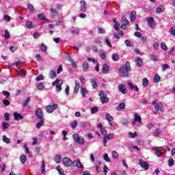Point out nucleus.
I'll return each mask as SVG.
<instances>
[{"instance_id": "obj_13", "label": "nucleus", "mask_w": 175, "mask_h": 175, "mask_svg": "<svg viewBox=\"0 0 175 175\" xmlns=\"http://www.w3.org/2000/svg\"><path fill=\"white\" fill-rule=\"evenodd\" d=\"M72 166H76L77 167L81 169L83 167V164H81V162H80V159H77V160L72 161Z\"/></svg>"}, {"instance_id": "obj_54", "label": "nucleus", "mask_w": 175, "mask_h": 175, "mask_svg": "<svg viewBox=\"0 0 175 175\" xmlns=\"http://www.w3.org/2000/svg\"><path fill=\"white\" fill-rule=\"evenodd\" d=\"M129 135H130V137H131L132 139H134V137H137V132H135L134 133H130Z\"/></svg>"}, {"instance_id": "obj_39", "label": "nucleus", "mask_w": 175, "mask_h": 175, "mask_svg": "<svg viewBox=\"0 0 175 175\" xmlns=\"http://www.w3.org/2000/svg\"><path fill=\"white\" fill-rule=\"evenodd\" d=\"M105 40L108 47H111V42H110V39H109V37H105Z\"/></svg>"}, {"instance_id": "obj_24", "label": "nucleus", "mask_w": 175, "mask_h": 175, "mask_svg": "<svg viewBox=\"0 0 175 175\" xmlns=\"http://www.w3.org/2000/svg\"><path fill=\"white\" fill-rule=\"evenodd\" d=\"M130 18H131V21L132 22L136 21V12L135 11L131 12Z\"/></svg>"}, {"instance_id": "obj_3", "label": "nucleus", "mask_w": 175, "mask_h": 175, "mask_svg": "<svg viewBox=\"0 0 175 175\" xmlns=\"http://www.w3.org/2000/svg\"><path fill=\"white\" fill-rule=\"evenodd\" d=\"M73 137V140L75 142H76L77 143H78V144H84L85 142L84 141V138L80 135H79V134L75 133L72 135Z\"/></svg>"}, {"instance_id": "obj_58", "label": "nucleus", "mask_w": 175, "mask_h": 175, "mask_svg": "<svg viewBox=\"0 0 175 175\" xmlns=\"http://www.w3.org/2000/svg\"><path fill=\"white\" fill-rule=\"evenodd\" d=\"M170 32L172 36H175V27H171Z\"/></svg>"}, {"instance_id": "obj_36", "label": "nucleus", "mask_w": 175, "mask_h": 175, "mask_svg": "<svg viewBox=\"0 0 175 175\" xmlns=\"http://www.w3.org/2000/svg\"><path fill=\"white\" fill-rule=\"evenodd\" d=\"M20 161H21V163H23V164L25 163V162H27V156H25V155L21 156Z\"/></svg>"}, {"instance_id": "obj_19", "label": "nucleus", "mask_w": 175, "mask_h": 175, "mask_svg": "<svg viewBox=\"0 0 175 175\" xmlns=\"http://www.w3.org/2000/svg\"><path fill=\"white\" fill-rule=\"evenodd\" d=\"M106 117H107V120L109 122V124L111 126H113V124L111 123L113 121V116H110V114H109V113H106Z\"/></svg>"}, {"instance_id": "obj_8", "label": "nucleus", "mask_w": 175, "mask_h": 175, "mask_svg": "<svg viewBox=\"0 0 175 175\" xmlns=\"http://www.w3.org/2000/svg\"><path fill=\"white\" fill-rule=\"evenodd\" d=\"M148 25L150 28H155V25H157V23L154 21L152 17L147 18Z\"/></svg>"}, {"instance_id": "obj_12", "label": "nucleus", "mask_w": 175, "mask_h": 175, "mask_svg": "<svg viewBox=\"0 0 175 175\" xmlns=\"http://www.w3.org/2000/svg\"><path fill=\"white\" fill-rule=\"evenodd\" d=\"M80 11L82 12H84L87 10V3H85V1H80Z\"/></svg>"}, {"instance_id": "obj_52", "label": "nucleus", "mask_w": 175, "mask_h": 175, "mask_svg": "<svg viewBox=\"0 0 175 175\" xmlns=\"http://www.w3.org/2000/svg\"><path fill=\"white\" fill-rule=\"evenodd\" d=\"M169 65L168 64H163L162 65V72H165L166 69H169Z\"/></svg>"}, {"instance_id": "obj_51", "label": "nucleus", "mask_w": 175, "mask_h": 175, "mask_svg": "<svg viewBox=\"0 0 175 175\" xmlns=\"http://www.w3.org/2000/svg\"><path fill=\"white\" fill-rule=\"evenodd\" d=\"M76 126H77V121H73L71 124V128L76 129Z\"/></svg>"}, {"instance_id": "obj_60", "label": "nucleus", "mask_w": 175, "mask_h": 175, "mask_svg": "<svg viewBox=\"0 0 175 175\" xmlns=\"http://www.w3.org/2000/svg\"><path fill=\"white\" fill-rule=\"evenodd\" d=\"M100 133L103 135V136H105V135H107V131H106V129L104 128L100 129Z\"/></svg>"}, {"instance_id": "obj_44", "label": "nucleus", "mask_w": 175, "mask_h": 175, "mask_svg": "<svg viewBox=\"0 0 175 175\" xmlns=\"http://www.w3.org/2000/svg\"><path fill=\"white\" fill-rule=\"evenodd\" d=\"M3 142H4V143L9 144V143H10V138H8V137H6V135H3Z\"/></svg>"}, {"instance_id": "obj_1", "label": "nucleus", "mask_w": 175, "mask_h": 175, "mask_svg": "<svg viewBox=\"0 0 175 175\" xmlns=\"http://www.w3.org/2000/svg\"><path fill=\"white\" fill-rule=\"evenodd\" d=\"M131 64L127 62L119 68L118 72L121 77H128L129 72H131Z\"/></svg>"}, {"instance_id": "obj_29", "label": "nucleus", "mask_w": 175, "mask_h": 175, "mask_svg": "<svg viewBox=\"0 0 175 175\" xmlns=\"http://www.w3.org/2000/svg\"><path fill=\"white\" fill-rule=\"evenodd\" d=\"M134 121H135L137 122H139V124H142V117L139 115H135Z\"/></svg>"}, {"instance_id": "obj_48", "label": "nucleus", "mask_w": 175, "mask_h": 175, "mask_svg": "<svg viewBox=\"0 0 175 175\" xmlns=\"http://www.w3.org/2000/svg\"><path fill=\"white\" fill-rule=\"evenodd\" d=\"M168 165L172 167V166L174 165V160L173 159H170L168 160Z\"/></svg>"}, {"instance_id": "obj_46", "label": "nucleus", "mask_w": 175, "mask_h": 175, "mask_svg": "<svg viewBox=\"0 0 175 175\" xmlns=\"http://www.w3.org/2000/svg\"><path fill=\"white\" fill-rule=\"evenodd\" d=\"M113 28L116 31H120V23L116 22V23H114Z\"/></svg>"}, {"instance_id": "obj_42", "label": "nucleus", "mask_w": 175, "mask_h": 175, "mask_svg": "<svg viewBox=\"0 0 175 175\" xmlns=\"http://www.w3.org/2000/svg\"><path fill=\"white\" fill-rule=\"evenodd\" d=\"M122 21H123V24H127L129 25V21H128L126 17H125L124 15L122 16Z\"/></svg>"}, {"instance_id": "obj_38", "label": "nucleus", "mask_w": 175, "mask_h": 175, "mask_svg": "<svg viewBox=\"0 0 175 175\" xmlns=\"http://www.w3.org/2000/svg\"><path fill=\"white\" fill-rule=\"evenodd\" d=\"M61 159H62V157L59 155H57L55 157V161L56 163H59L61 162Z\"/></svg>"}, {"instance_id": "obj_14", "label": "nucleus", "mask_w": 175, "mask_h": 175, "mask_svg": "<svg viewBox=\"0 0 175 175\" xmlns=\"http://www.w3.org/2000/svg\"><path fill=\"white\" fill-rule=\"evenodd\" d=\"M163 109V104H162V103H158L155 104L154 109L156 110V111H159V110L162 111Z\"/></svg>"}, {"instance_id": "obj_31", "label": "nucleus", "mask_w": 175, "mask_h": 175, "mask_svg": "<svg viewBox=\"0 0 175 175\" xmlns=\"http://www.w3.org/2000/svg\"><path fill=\"white\" fill-rule=\"evenodd\" d=\"M41 172L43 174H44V173H46V164H44V162H43V161H42Z\"/></svg>"}, {"instance_id": "obj_18", "label": "nucleus", "mask_w": 175, "mask_h": 175, "mask_svg": "<svg viewBox=\"0 0 175 175\" xmlns=\"http://www.w3.org/2000/svg\"><path fill=\"white\" fill-rule=\"evenodd\" d=\"M118 88L120 92L124 94H126V88H125V86L123 84H120L118 85Z\"/></svg>"}, {"instance_id": "obj_32", "label": "nucleus", "mask_w": 175, "mask_h": 175, "mask_svg": "<svg viewBox=\"0 0 175 175\" xmlns=\"http://www.w3.org/2000/svg\"><path fill=\"white\" fill-rule=\"evenodd\" d=\"M40 49L41 51H43V53H46V51H47V46H46L44 43L41 44Z\"/></svg>"}, {"instance_id": "obj_27", "label": "nucleus", "mask_w": 175, "mask_h": 175, "mask_svg": "<svg viewBox=\"0 0 175 175\" xmlns=\"http://www.w3.org/2000/svg\"><path fill=\"white\" fill-rule=\"evenodd\" d=\"M91 114H95L96 113H98L99 111V108L98 107H94L90 109Z\"/></svg>"}, {"instance_id": "obj_62", "label": "nucleus", "mask_w": 175, "mask_h": 175, "mask_svg": "<svg viewBox=\"0 0 175 175\" xmlns=\"http://www.w3.org/2000/svg\"><path fill=\"white\" fill-rule=\"evenodd\" d=\"M89 68L90 67L88 64H85L83 65V69L85 70V72H87V70H88Z\"/></svg>"}, {"instance_id": "obj_40", "label": "nucleus", "mask_w": 175, "mask_h": 175, "mask_svg": "<svg viewBox=\"0 0 175 175\" xmlns=\"http://www.w3.org/2000/svg\"><path fill=\"white\" fill-rule=\"evenodd\" d=\"M142 85L144 87H147V85H148V79H147V78L143 79Z\"/></svg>"}, {"instance_id": "obj_55", "label": "nucleus", "mask_w": 175, "mask_h": 175, "mask_svg": "<svg viewBox=\"0 0 175 175\" xmlns=\"http://www.w3.org/2000/svg\"><path fill=\"white\" fill-rule=\"evenodd\" d=\"M9 126H10V125H9L7 122H5L3 123V129H8V128H9Z\"/></svg>"}, {"instance_id": "obj_6", "label": "nucleus", "mask_w": 175, "mask_h": 175, "mask_svg": "<svg viewBox=\"0 0 175 175\" xmlns=\"http://www.w3.org/2000/svg\"><path fill=\"white\" fill-rule=\"evenodd\" d=\"M63 165L66 166V167H70V166H72L73 161L68 157H65L63 159Z\"/></svg>"}, {"instance_id": "obj_11", "label": "nucleus", "mask_w": 175, "mask_h": 175, "mask_svg": "<svg viewBox=\"0 0 175 175\" xmlns=\"http://www.w3.org/2000/svg\"><path fill=\"white\" fill-rule=\"evenodd\" d=\"M36 116L38 120H43V111H42V109L38 108L36 109Z\"/></svg>"}, {"instance_id": "obj_22", "label": "nucleus", "mask_w": 175, "mask_h": 175, "mask_svg": "<svg viewBox=\"0 0 175 175\" xmlns=\"http://www.w3.org/2000/svg\"><path fill=\"white\" fill-rule=\"evenodd\" d=\"M109 66L107 64H104L102 68L103 73L106 74L109 73Z\"/></svg>"}, {"instance_id": "obj_53", "label": "nucleus", "mask_w": 175, "mask_h": 175, "mask_svg": "<svg viewBox=\"0 0 175 175\" xmlns=\"http://www.w3.org/2000/svg\"><path fill=\"white\" fill-rule=\"evenodd\" d=\"M146 128H148V129H152L155 128V126L151 123H149L146 125Z\"/></svg>"}, {"instance_id": "obj_25", "label": "nucleus", "mask_w": 175, "mask_h": 175, "mask_svg": "<svg viewBox=\"0 0 175 175\" xmlns=\"http://www.w3.org/2000/svg\"><path fill=\"white\" fill-rule=\"evenodd\" d=\"M81 93L83 98H85V95L88 94V90L84 88H81Z\"/></svg>"}, {"instance_id": "obj_61", "label": "nucleus", "mask_w": 175, "mask_h": 175, "mask_svg": "<svg viewBox=\"0 0 175 175\" xmlns=\"http://www.w3.org/2000/svg\"><path fill=\"white\" fill-rule=\"evenodd\" d=\"M150 59H152V61H158V57L154 55H151Z\"/></svg>"}, {"instance_id": "obj_17", "label": "nucleus", "mask_w": 175, "mask_h": 175, "mask_svg": "<svg viewBox=\"0 0 175 175\" xmlns=\"http://www.w3.org/2000/svg\"><path fill=\"white\" fill-rule=\"evenodd\" d=\"M136 66L138 68H142V65H143V60L141 57H137L135 60Z\"/></svg>"}, {"instance_id": "obj_30", "label": "nucleus", "mask_w": 175, "mask_h": 175, "mask_svg": "<svg viewBox=\"0 0 175 175\" xmlns=\"http://www.w3.org/2000/svg\"><path fill=\"white\" fill-rule=\"evenodd\" d=\"M40 120L39 121V122L36 124V126L38 129H40V128L42 127V125H43V122H44V120L43 119H40Z\"/></svg>"}, {"instance_id": "obj_16", "label": "nucleus", "mask_w": 175, "mask_h": 175, "mask_svg": "<svg viewBox=\"0 0 175 175\" xmlns=\"http://www.w3.org/2000/svg\"><path fill=\"white\" fill-rule=\"evenodd\" d=\"M128 85L130 87L131 90H133L134 91L139 92V88L137 87V85L132 83V82H129Z\"/></svg>"}, {"instance_id": "obj_21", "label": "nucleus", "mask_w": 175, "mask_h": 175, "mask_svg": "<svg viewBox=\"0 0 175 175\" xmlns=\"http://www.w3.org/2000/svg\"><path fill=\"white\" fill-rule=\"evenodd\" d=\"M79 89H80V83H79V81H75V88L74 90V94H77V92H79Z\"/></svg>"}, {"instance_id": "obj_64", "label": "nucleus", "mask_w": 175, "mask_h": 175, "mask_svg": "<svg viewBox=\"0 0 175 175\" xmlns=\"http://www.w3.org/2000/svg\"><path fill=\"white\" fill-rule=\"evenodd\" d=\"M161 49H163V50H165V51L167 50V46L163 42L161 43Z\"/></svg>"}, {"instance_id": "obj_37", "label": "nucleus", "mask_w": 175, "mask_h": 175, "mask_svg": "<svg viewBox=\"0 0 175 175\" xmlns=\"http://www.w3.org/2000/svg\"><path fill=\"white\" fill-rule=\"evenodd\" d=\"M161 81V77H159V75L156 74L154 79V83H159Z\"/></svg>"}, {"instance_id": "obj_9", "label": "nucleus", "mask_w": 175, "mask_h": 175, "mask_svg": "<svg viewBox=\"0 0 175 175\" xmlns=\"http://www.w3.org/2000/svg\"><path fill=\"white\" fill-rule=\"evenodd\" d=\"M57 109H58V105L57 104H53V106L49 105L46 107V110L48 113H53V111Z\"/></svg>"}, {"instance_id": "obj_35", "label": "nucleus", "mask_w": 175, "mask_h": 175, "mask_svg": "<svg viewBox=\"0 0 175 175\" xmlns=\"http://www.w3.org/2000/svg\"><path fill=\"white\" fill-rule=\"evenodd\" d=\"M161 133V129H157L152 132L153 136H159V134Z\"/></svg>"}, {"instance_id": "obj_56", "label": "nucleus", "mask_w": 175, "mask_h": 175, "mask_svg": "<svg viewBox=\"0 0 175 175\" xmlns=\"http://www.w3.org/2000/svg\"><path fill=\"white\" fill-rule=\"evenodd\" d=\"M111 155L113 158H118L119 157L118 153L116 151H113Z\"/></svg>"}, {"instance_id": "obj_63", "label": "nucleus", "mask_w": 175, "mask_h": 175, "mask_svg": "<svg viewBox=\"0 0 175 175\" xmlns=\"http://www.w3.org/2000/svg\"><path fill=\"white\" fill-rule=\"evenodd\" d=\"M162 12H163V10H162V7H158L156 9V13H157V14L162 13Z\"/></svg>"}, {"instance_id": "obj_7", "label": "nucleus", "mask_w": 175, "mask_h": 175, "mask_svg": "<svg viewBox=\"0 0 175 175\" xmlns=\"http://www.w3.org/2000/svg\"><path fill=\"white\" fill-rule=\"evenodd\" d=\"M152 150L155 151L157 157H159V158H161V157L163 155V153L161 152L163 150V147H154L152 148Z\"/></svg>"}, {"instance_id": "obj_59", "label": "nucleus", "mask_w": 175, "mask_h": 175, "mask_svg": "<svg viewBox=\"0 0 175 175\" xmlns=\"http://www.w3.org/2000/svg\"><path fill=\"white\" fill-rule=\"evenodd\" d=\"M3 103L5 106H9L10 105V102L6 99L3 100Z\"/></svg>"}, {"instance_id": "obj_33", "label": "nucleus", "mask_w": 175, "mask_h": 175, "mask_svg": "<svg viewBox=\"0 0 175 175\" xmlns=\"http://www.w3.org/2000/svg\"><path fill=\"white\" fill-rule=\"evenodd\" d=\"M125 103H121L118 107H116L117 110H122L123 109H125Z\"/></svg>"}, {"instance_id": "obj_2", "label": "nucleus", "mask_w": 175, "mask_h": 175, "mask_svg": "<svg viewBox=\"0 0 175 175\" xmlns=\"http://www.w3.org/2000/svg\"><path fill=\"white\" fill-rule=\"evenodd\" d=\"M62 84H64V81H62V79H57L53 82L52 85L55 87L57 92H61V90H62Z\"/></svg>"}, {"instance_id": "obj_23", "label": "nucleus", "mask_w": 175, "mask_h": 175, "mask_svg": "<svg viewBox=\"0 0 175 175\" xmlns=\"http://www.w3.org/2000/svg\"><path fill=\"white\" fill-rule=\"evenodd\" d=\"M49 76L51 79H55L57 77V72L54 70H51L49 71Z\"/></svg>"}, {"instance_id": "obj_45", "label": "nucleus", "mask_w": 175, "mask_h": 175, "mask_svg": "<svg viewBox=\"0 0 175 175\" xmlns=\"http://www.w3.org/2000/svg\"><path fill=\"white\" fill-rule=\"evenodd\" d=\"M38 90H44V85H43V83H39L36 85Z\"/></svg>"}, {"instance_id": "obj_49", "label": "nucleus", "mask_w": 175, "mask_h": 175, "mask_svg": "<svg viewBox=\"0 0 175 175\" xmlns=\"http://www.w3.org/2000/svg\"><path fill=\"white\" fill-rule=\"evenodd\" d=\"M38 18L40 20H42V21L46 20V16H44V14H38Z\"/></svg>"}, {"instance_id": "obj_10", "label": "nucleus", "mask_w": 175, "mask_h": 175, "mask_svg": "<svg viewBox=\"0 0 175 175\" xmlns=\"http://www.w3.org/2000/svg\"><path fill=\"white\" fill-rule=\"evenodd\" d=\"M139 165L145 170H148V169H150V164L143 160H139Z\"/></svg>"}, {"instance_id": "obj_26", "label": "nucleus", "mask_w": 175, "mask_h": 175, "mask_svg": "<svg viewBox=\"0 0 175 175\" xmlns=\"http://www.w3.org/2000/svg\"><path fill=\"white\" fill-rule=\"evenodd\" d=\"M31 102V98L27 97L25 100L23 101V107H25L28 106V104Z\"/></svg>"}, {"instance_id": "obj_47", "label": "nucleus", "mask_w": 175, "mask_h": 175, "mask_svg": "<svg viewBox=\"0 0 175 175\" xmlns=\"http://www.w3.org/2000/svg\"><path fill=\"white\" fill-rule=\"evenodd\" d=\"M4 38L5 39H9L10 38V33H9V31L5 30Z\"/></svg>"}, {"instance_id": "obj_5", "label": "nucleus", "mask_w": 175, "mask_h": 175, "mask_svg": "<svg viewBox=\"0 0 175 175\" xmlns=\"http://www.w3.org/2000/svg\"><path fill=\"white\" fill-rule=\"evenodd\" d=\"M99 96L100 98V100L101 103H107L109 102V98L106 96L103 91H100L99 93Z\"/></svg>"}, {"instance_id": "obj_50", "label": "nucleus", "mask_w": 175, "mask_h": 175, "mask_svg": "<svg viewBox=\"0 0 175 175\" xmlns=\"http://www.w3.org/2000/svg\"><path fill=\"white\" fill-rule=\"evenodd\" d=\"M124 43L126 46V47H132V44L131 43V41L129 40H126L124 41Z\"/></svg>"}, {"instance_id": "obj_41", "label": "nucleus", "mask_w": 175, "mask_h": 175, "mask_svg": "<svg viewBox=\"0 0 175 175\" xmlns=\"http://www.w3.org/2000/svg\"><path fill=\"white\" fill-rule=\"evenodd\" d=\"M27 8L28 9H29V10H31V13H33V12H35V8L33 7V5L32 4H27Z\"/></svg>"}, {"instance_id": "obj_57", "label": "nucleus", "mask_w": 175, "mask_h": 175, "mask_svg": "<svg viewBox=\"0 0 175 175\" xmlns=\"http://www.w3.org/2000/svg\"><path fill=\"white\" fill-rule=\"evenodd\" d=\"M36 81H40V80H44V77L43 75H39L36 79Z\"/></svg>"}, {"instance_id": "obj_20", "label": "nucleus", "mask_w": 175, "mask_h": 175, "mask_svg": "<svg viewBox=\"0 0 175 175\" xmlns=\"http://www.w3.org/2000/svg\"><path fill=\"white\" fill-rule=\"evenodd\" d=\"M26 25L29 29H32V28H35L36 25H35V23H32L31 21H27L26 23Z\"/></svg>"}, {"instance_id": "obj_34", "label": "nucleus", "mask_w": 175, "mask_h": 175, "mask_svg": "<svg viewBox=\"0 0 175 175\" xmlns=\"http://www.w3.org/2000/svg\"><path fill=\"white\" fill-rule=\"evenodd\" d=\"M3 20H4V21H7V23H9L10 20H12V17H10L8 14H5V15H3Z\"/></svg>"}, {"instance_id": "obj_15", "label": "nucleus", "mask_w": 175, "mask_h": 175, "mask_svg": "<svg viewBox=\"0 0 175 175\" xmlns=\"http://www.w3.org/2000/svg\"><path fill=\"white\" fill-rule=\"evenodd\" d=\"M23 118H24V116L21 113H18L17 112L14 113V119L16 121H20V120H23Z\"/></svg>"}, {"instance_id": "obj_28", "label": "nucleus", "mask_w": 175, "mask_h": 175, "mask_svg": "<svg viewBox=\"0 0 175 175\" xmlns=\"http://www.w3.org/2000/svg\"><path fill=\"white\" fill-rule=\"evenodd\" d=\"M90 83H92L93 88H98V83H96V81L94 79H90Z\"/></svg>"}, {"instance_id": "obj_4", "label": "nucleus", "mask_w": 175, "mask_h": 175, "mask_svg": "<svg viewBox=\"0 0 175 175\" xmlns=\"http://www.w3.org/2000/svg\"><path fill=\"white\" fill-rule=\"evenodd\" d=\"M113 139H114V134H107L105 135H104V140L103 142V144L105 147H107V143L109 141V140H113Z\"/></svg>"}, {"instance_id": "obj_43", "label": "nucleus", "mask_w": 175, "mask_h": 175, "mask_svg": "<svg viewBox=\"0 0 175 175\" xmlns=\"http://www.w3.org/2000/svg\"><path fill=\"white\" fill-rule=\"evenodd\" d=\"M111 58L113 59V61H118V59H120V57H118V54H113L111 56Z\"/></svg>"}]
</instances>
